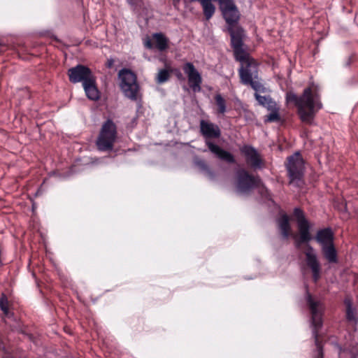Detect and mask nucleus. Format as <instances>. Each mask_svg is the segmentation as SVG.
Wrapping results in <instances>:
<instances>
[{
  "label": "nucleus",
  "instance_id": "nucleus-10",
  "mask_svg": "<svg viewBox=\"0 0 358 358\" xmlns=\"http://www.w3.org/2000/svg\"><path fill=\"white\" fill-rule=\"evenodd\" d=\"M237 189L241 193H245L257 186L259 182V178L251 176L244 170L237 173Z\"/></svg>",
  "mask_w": 358,
  "mask_h": 358
},
{
  "label": "nucleus",
  "instance_id": "nucleus-23",
  "mask_svg": "<svg viewBox=\"0 0 358 358\" xmlns=\"http://www.w3.org/2000/svg\"><path fill=\"white\" fill-rule=\"evenodd\" d=\"M271 112L269 115H268L265 118V122H275L280 120V116L278 113V109L275 106V108L273 110H270Z\"/></svg>",
  "mask_w": 358,
  "mask_h": 358
},
{
  "label": "nucleus",
  "instance_id": "nucleus-30",
  "mask_svg": "<svg viewBox=\"0 0 358 358\" xmlns=\"http://www.w3.org/2000/svg\"><path fill=\"white\" fill-rule=\"evenodd\" d=\"M177 77L178 78V79L184 80V78H183V76H182L181 73H178L177 74Z\"/></svg>",
  "mask_w": 358,
  "mask_h": 358
},
{
  "label": "nucleus",
  "instance_id": "nucleus-9",
  "mask_svg": "<svg viewBox=\"0 0 358 358\" xmlns=\"http://www.w3.org/2000/svg\"><path fill=\"white\" fill-rule=\"evenodd\" d=\"M182 69L187 76L189 85L192 90L195 92H200L201 90L202 78L193 64L191 62L185 63Z\"/></svg>",
  "mask_w": 358,
  "mask_h": 358
},
{
  "label": "nucleus",
  "instance_id": "nucleus-25",
  "mask_svg": "<svg viewBox=\"0 0 358 358\" xmlns=\"http://www.w3.org/2000/svg\"><path fill=\"white\" fill-rule=\"evenodd\" d=\"M8 302L7 297L2 294L1 299H0V308L1 310L3 312L5 315H7L8 313Z\"/></svg>",
  "mask_w": 358,
  "mask_h": 358
},
{
  "label": "nucleus",
  "instance_id": "nucleus-20",
  "mask_svg": "<svg viewBox=\"0 0 358 358\" xmlns=\"http://www.w3.org/2000/svg\"><path fill=\"white\" fill-rule=\"evenodd\" d=\"M255 96L259 103L267 108L268 110H273L275 108V102L272 101L269 96H261L257 93H255Z\"/></svg>",
  "mask_w": 358,
  "mask_h": 358
},
{
  "label": "nucleus",
  "instance_id": "nucleus-32",
  "mask_svg": "<svg viewBox=\"0 0 358 358\" xmlns=\"http://www.w3.org/2000/svg\"><path fill=\"white\" fill-rule=\"evenodd\" d=\"M176 3H178L180 0H174Z\"/></svg>",
  "mask_w": 358,
  "mask_h": 358
},
{
  "label": "nucleus",
  "instance_id": "nucleus-18",
  "mask_svg": "<svg viewBox=\"0 0 358 358\" xmlns=\"http://www.w3.org/2000/svg\"><path fill=\"white\" fill-rule=\"evenodd\" d=\"M83 85L88 99L93 101H96L99 99L100 94L95 84L94 77L85 83L83 84Z\"/></svg>",
  "mask_w": 358,
  "mask_h": 358
},
{
  "label": "nucleus",
  "instance_id": "nucleus-15",
  "mask_svg": "<svg viewBox=\"0 0 358 358\" xmlns=\"http://www.w3.org/2000/svg\"><path fill=\"white\" fill-rule=\"evenodd\" d=\"M206 143L210 152L215 154L220 159L230 163L234 162L233 155L229 152L222 150L220 147L209 141H206Z\"/></svg>",
  "mask_w": 358,
  "mask_h": 358
},
{
  "label": "nucleus",
  "instance_id": "nucleus-13",
  "mask_svg": "<svg viewBox=\"0 0 358 358\" xmlns=\"http://www.w3.org/2000/svg\"><path fill=\"white\" fill-rule=\"evenodd\" d=\"M315 331L317 330L318 328H320L322 324V313H323V307L319 303L315 301ZM315 345L317 348V358H322V343L320 341L319 336L315 332Z\"/></svg>",
  "mask_w": 358,
  "mask_h": 358
},
{
  "label": "nucleus",
  "instance_id": "nucleus-33",
  "mask_svg": "<svg viewBox=\"0 0 358 358\" xmlns=\"http://www.w3.org/2000/svg\"><path fill=\"white\" fill-rule=\"evenodd\" d=\"M351 358H357V357H351Z\"/></svg>",
  "mask_w": 358,
  "mask_h": 358
},
{
  "label": "nucleus",
  "instance_id": "nucleus-5",
  "mask_svg": "<svg viewBox=\"0 0 358 358\" xmlns=\"http://www.w3.org/2000/svg\"><path fill=\"white\" fill-rule=\"evenodd\" d=\"M234 52L236 59L241 63L239 71L241 79L245 82L250 81L252 73H257V63L243 47L234 50Z\"/></svg>",
  "mask_w": 358,
  "mask_h": 358
},
{
  "label": "nucleus",
  "instance_id": "nucleus-31",
  "mask_svg": "<svg viewBox=\"0 0 358 358\" xmlns=\"http://www.w3.org/2000/svg\"><path fill=\"white\" fill-rule=\"evenodd\" d=\"M113 60L109 61L108 62V66L110 67L113 65Z\"/></svg>",
  "mask_w": 358,
  "mask_h": 358
},
{
  "label": "nucleus",
  "instance_id": "nucleus-29",
  "mask_svg": "<svg viewBox=\"0 0 358 358\" xmlns=\"http://www.w3.org/2000/svg\"><path fill=\"white\" fill-rule=\"evenodd\" d=\"M307 300L308 302L309 308L312 312H313V301L312 299L310 294L307 291Z\"/></svg>",
  "mask_w": 358,
  "mask_h": 358
},
{
  "label": "nucleus",
  "instance_id": "nucleus-4",
  "mask_svg": "<svg viewBox=\"0 0 358 358\" xmlns=\"http://www.w3.org/2000/svg\"><path fill=\"white\" fill-rule=\"evenodd\" d=\"M117 138V127L115 123L108 120L102 125L96 144L99 150H112Z\"/></svg>",
  "mask_w": 358,
  "mask_h": 358
},
{
  "label": "nucleus",
  "instance_id": "nucleus-21",
  "mask_svg": "<svg viewBox=\"0 0 358 358\" xmlns=\"http://www.w3.org/2000/svg\"><path fill=\"white\" fill-rule=\"evenodd\" d=\"M345 304L346 305V317L348 320L356 322L357 317L354 310L352 308V302L349 299L345 300Z\"/></svg>",
  "mask_w": 358,
  "mask_h": 358
},
{
  "label": "nucleus",
  "instance_id": "nucleus-17",
  "mask_svg": "<svg viewBox=\"0 0 358 358\" xmlns=\"http://www.w3.org/2000/svg\"><path fill=\"white\" fill-rule=\"evenodd\" d=\"M228 29L231 35V41L233 49L235 50L236 48L243 47V29L239 27H229Z\"/></svg>",
  "mask_w": 358,
  "mask_h": 358
},
{
  "label": "nucleus",
  "instance_id": "nucleus-1",
  "mask_svg": "<svg viewBox=\"0 0 358 358\" xmlns=\"http://www.w3.org/2000/svg\"><path fill=\"white\" fill-rule=\"evenodd\" d=\"M298 225V234L295 240L298 248L303 252L307 266L313 271V255L310 245L312 236L310 232V224L305 219L302 211L296 208L294 212Z\"/></svg>",
  "mask_w": 358,
  "mask_h": 358
},
{
  "label": "nucleus",
  "instance_id": "nucleus-7",
  "mask_svg": "<svg viewBox=\"0 0 358 358\" xmlns=\"http://www.w3.org/2000/svg\"><path fill=\"white\" fill-rule=\"evenodd\" d=\"M291 182L299 180L304 172V162L299 152H296L287 159L286 165Z\"/></svg>",
  "mask_w": 358,
  "mask_h": 358
},
{
  "label": "nucleus",
  "instance_id": "nucleus-22",
  "mask_svg": "<svg viewBox=\"0 0 358 358\" xmlns=\"http://www.w3.org/2000/svg\"><path fill=\"white\" fill-rule=\"evenodd\" d=\"M170 73L168 70L161 69L157 76V81L158 83H162L167 81L169 78Z\"/></svg>",
  "mask_w": 358,
  "mask_h": 358
},
{
  "label": "nucleus",
  "instance_id": "nucleus-6",
  "mask_svg": "<svg viewBox=\"0 0 358 358\" xmlns=\"http://www.w3.org/2000/svg\"><path fill=\"white\" fill-rule=\"evenodd\" d=\"M120 87L124 95L131 99H136L138 91L136 75L128 69H122L119 72Z\"/></svg>",
  "mask_w": 358,
  "mask_h": 358
},
{
  "label": "nucleus",
  "instance_id": "nucleus-14",
  "mask_svg": "<svg viewBox=\"0 0 358 358\" xmlns=\"http://www.w3.org/2000/svg\"><path fill=\"white\" fill-rule=\"evenodd\" d=\"M200 131L206 138H219L221 134L217 125L203 120L200 122Z\"/></svg>",
  "mask_w": 358,
  "mask_h": 358
},
{
  "label": "nucleus",
  "instance_id": "nucleus-2",
  "mask_svg": "<svg viewBox=\"0 0 358 358\" xmlns=\"http://www.w3.org/2000/svg\"><path fill=\"white\" fill-rule=\"evenodd\" d=\"M286 101L288 103H294L298 107L303 122H311L313 117V95L311 87L306 89L300 98L292 92H287Z\"/></svg>",
  "mask_w": 358,
  "mask_h": 358
},
{
  "label": "nucleus",
  "instance_id": "nucleus-19",
  "mask_svg": "<svg viewBox=\"0 0 358 358\" xmlns=\"http://www.w3.org/2000/svg\"><path fill=\"white\" fill-rule=\"evenodd\" d=\"M278 226L281 230L282 236L285 238H287L290 235V227L289 224V219L287 215H284L279 219Z\"/></svg>",
  "mask_w": 358,
  "mask_h": 358
},
{
  "label": "nucleus",
  "instance_id": "nucleus-11",
  "mask_svg": "<svg viewBox=\"0 0 358 358\" xmlns=\"http://www.w3.org/2000/svg\"><path fill=\"white\" fill-rule=\"evenodd\" d=\"M69 80L72 83L82 82L83 84L94 78L89 68L78 65L69 70Z\"/></svg>",
  "mask_w": 358,
  "mask_h": 358
},
{
  "label": "nucleus",
  "instance_id": "nucleus-3",
  "mask_svg": "<svg viewBox=\"0 0 358 358\" xmlns=\"http://www.w3.org/2000/svg\"><path fill=\"white\" fill-rule=\"evenodd\" d=\"M315 239L321 248L323 257L330 264L338 262V254L334 246V234L331 228L317 231Z\"/></svg>",
  "mask_w": 358,
  "mask_h": 358
},
{
  "label": "nucleus",
  "instance_id": "nucleus-8",
  "mask_svg": "<svg viewBox=\"0 0 358 358\" xmlns=\"http://www.w3.org/2000/svg\"><path fill=\"white\" fill-rule=\"evenodd\" d=\"M220 8L229 27H238L235 24L239 19L237 8L231 0H220Z\"/></svg>",
  "mask_w": 358,
  "mask_h": 358
},
{
  "label": "nucleus",
  "instance_id": "nucleus-24",
  "mask_svg": "<svg viewBox=\"0 0 358 358\" xmlns=\"http://www.w3.org/2000/svg\"><path fill=\"white\" fill-rule=\"evenodd\" d=\"M215 101L219 108V112L222 114L224 113L226 111V105L224 99L222 97L220 94H217L215 96Z\"/></svg>",
  "mask_w": 358,
  "mask_h": 358
},
{
  "label": "nucleus",
  "instance_id": "nucleus-26",
  "mask_svg": "<svg viewBox=\"0 0 358 358\" xmlns=\"http://www.w3.org/2000/svg\"><path fill=\"white\" fill-rule=\"evenodd\" d=\"M257 73H252V74H251V78H250V81H248V82H245L243 80H241V81H242L244 84H250V85L252 86V87L253 89H255V90H257L259 86V85H258V83H257L254 82V81L252 80L253 77H256Z\"/></svg>",
  "mask_w": 358,
  "mask_h": 358
},
{
  "label": "nucleus",
  "instance_id": "nucleus-28",
  "mask_svg": "<svg viewBox=\"0 0 358 358\" xmlns=\"http://www.w3.org/2000/svg\"><path fill=\"white\" fill-rule=\"evenodd\" d=\"M320 270V264H319V262L316 260V259L315 258V280L317 279V278L319 277Z\"/></svg>",
  "mask_w": 358,
  "mask_h": 358
},
{
  "label": "nucleus",
  "instance_id": "nucleus-27",
  "mask_svg": "<svg viewBox=\"0 0 358 358\" xmlns=\"http://www.w3.org/2000/svg\"><path fill=\"white\" fill-rule=\"evenodd\" d=\"M314 104H315V110H320L322 107V104L321 101L319 100L317 94L316 93L315 91V102H314Z\"/></svg>",
  "mask_w": 358,
  "mask_h": 358
},
{
  "label": "nucleus",
  "instance_id": "nucleus-12",
  "mask_svg": "<svg viewBox=\"0 0 358 358\" xmlns=\"http://www.w3.org/2000/svg\"><path fill=\"white\" fill-rule=\"evenodd\" d=\"M169 40L162 33H155L151 38L148 37L144 41L145 46L148 49L156 48L159 51H164L169 48Z\"/></svg>",
  "mask_w": 358,
  "mask_h": 358
},
{
  "label": "nucleus",
  "instance_id": "nucleus-16",
  "mask_svg": "<svg viewBox=\"0 0 358 358\" xmlns=\"http://www.w3.org/2000/svg\"><path fill=\"white\" fill-rule=\"evenodd\" d=\"M241 150L246 157L248 162H249L252 166H260L261 159L257 151L253 148L250 146H244Z\"/></svg>",
  "mask_w": 358,
  "mask_h": 358
}]
</instances>
